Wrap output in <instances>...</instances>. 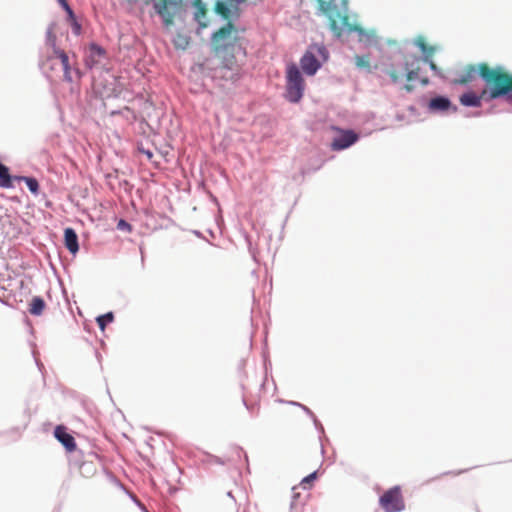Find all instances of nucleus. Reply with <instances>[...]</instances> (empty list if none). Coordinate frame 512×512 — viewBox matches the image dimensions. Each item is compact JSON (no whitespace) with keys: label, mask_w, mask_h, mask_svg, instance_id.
<instances>
[{"label":"nucleus","mask_w":512,"mask_h":512,"mask_svg":"<svg viewBox=\"0 0 512 512\" xmlns=\"http://www.w3.org/2000/svg\"><path fill=\"white\" fill-rule=\"evenodd\" d=\"M19 180H23L25 181V183L27 184V187L29 188V190L34 193V194H37L38 193V190H39V184H38V181L35 179V178H30V177H19L18 178Z\"/></svg>","instance_id":"nucleus-24"},{"label":"nucleus","mask_w":512,"mask_h":512,"mask_svg":"<svg viewBox=\"0 0 512 512\" xmlns=\"http://www.w3.org/2000/svg\"><path fill=\"white\" fill-rule=\"evenodd\" d=\"M55 438L66 448L68 452L76 450V442L74 437L67 432L66 427L59 425L54 430Z\"/></svg>","instance_id":"nucleus-12"},{"label":"nucleus","mask_w":512,"mask_h":512,"mask_svg":"<svg viewBox=\"0 0 512 512\" xmlns=\"http://www.w3.org/2000/svg\"><path fill=\"white\" fill-rule=\"evenodd\" d=\"M488 90L483 89L480 94H476L473 91L462 94L459 98L460 103L466 107H480L482 100L488 99Z\"/></svg>","instance_id":"nucleus-11"},{"label":"nucleus","mask_w":512,"mask_h":512,"mask_svg":"<svg viewBox=\"0 0 512 512\" xmlns=\"http://www.w3.org/2000/svg\"><path fill=\"white\" fill-rule=\"evenodd\" d=\"M58 2L64 8V10L66 11L69 22L77 20L73 10L71 9V7L69 6V4H68V2L66 0H58Z\"/></svg>","instance_id":"nucleus-26"},{"label":"nucleus","mask_w":512,"mask_h":512,"mask_svg":"<svg viewBox=\"0 0 512 512\" xmlns=\"http://www.w3.org/2000/svg\"><path fill=\"white\" fill-rule=\"evenodd\" d=\"M390 60V64L385 68V73L390 77L392 83H399L404 78L408 82L419 79L420 57L416 54L398 53Z\"/></svg>","instance_id":"nucleus-4"},{"label":"nucleus","mask_w":512,"mask_h":512,"mask_svg":"<svg viewBox=\"0 0 512 512\" xmlns=\"http://www.w3.org/2000/svg\"><path fill=\"white\" fill-rule=\"evenodd\" d=\"M451 101L444 96L432 98L428 103V109L431 112H445L451 108Z\"/></svg>","instance_id":"nucleus-15"},{"label":"nucleus","mask_w":512,"mask_h":512,"mask_svg":"<svg viewBox=\"0 0 512 512\" xmlns=\"http://www.w3.org/2000/svg\"><path fill=\"white\" fill-rule=\"evenodd\" d=\"M336 130L339 132V136L335 137L331 143V149L334 151L346 149L358 140V135L352 130Z\"/></svg>","instance_id":"nucleus-9"},{"label":"nucleus","mask_w":512,"mask_h":512,"mask_svg":"<svg viewBox=\"0 0 512 512\" xmlns=\"http://www.w3.org/2000/svg\"><path fill=\"white\" fill-rule=\"evenodd\" d=\"M317 477V473L316 472H313L311 474H309L308 476H306L305 478L302 479V481L300 482V486L303 488V489H309L314 480L316 479Z\"/></svg>","instance_id":"nucleus-25"},{"label":"nucleus","mask_w":512,"mask_h":512,"mask_svg":"<svg viewBox=\"0 0 512 512\" xmlns=\"http://www.w3.org/2000/svg\"><path fill=\"white\" fill-rule=\"evenodd\" d=\"M404 89H405L407 92H412V91H413V89H414V86H413V85H411V84H406V85L404 86Z\"/></svg>","instance_id":"nucleus-30"},{"label":"nucleus","mask_w":512,"mask_h":512,"mask_svg":"<svg viewBox=\"0 0 512 512\" xmlns=\"http://www.w3.org/2000/svg\"><path fill=\"white\" fill-rule=\"evenodd\" d=\"M139 151L147 156L148 160H152L153 153L150 150H145L144 148H139Z\"/></svg>","instance_id":"nucleus-28"},{"label":"nucleus","mask_w":512,"mask_h":512,"mask_svg":"<svg viewBox=\"0 0 512 512\" xmlns=\"http://www.w3.org/2000/svg\"><path fill=\"white\" fill-rule=\"evenodd\" d=\"M244 404H245V406H246V408H247L248 410L253 411V410H254V408H255V405H254V404L249 405L245 400H244Z\"/></svg>","instance_id":"nucleus-31"},{"label":"nucleus","mask_w":512,"mask_h":512,"mask_svg":"<svg viewBox=\"0 0 512 512\" xmlns=\"http://www.w3.org/2000/svg\"><path fill=\"white\" fill-rule=\"evenodd\" d=\"M118 227H127L130 229V225L126 223L124 220H120V222L118 223Z\"/></svg>","instance_id":"nucleus-29"},{"label":"nucleus","mask_w":512,"mask_h":512,"mask_svg":"<svg viewBox=\"0 0 512 512\" xmlns=\"http://www.w3.org/2000/svg\"><path fill=\"white\" fill-rule=\"evenodd\" d=\"M71 27H72V31L75 35H80L81 34V25L78 23L77 20H74V21H71L69 22Z\"/></svg>","instance_id":"nucleus-27"},{"label":"nucleus","mask_w":512,"mask_h":512,"mask_svg":"<svg viewBox=\"0 0 512 512\" xmlns=\"http://www.w3.org/2000/svg\"><path fill=\"white\" fill-rule=\"evenodd\" d=\"M304 90L305 81L299 68L294 63L288 64L286 68V99L292 103H297L303 97Z\"/></svg>","instance_id":"nucleus-5"},{"label":"nucleus","mask_w":512,"mask_h":512,"mask_svg":"<svg viewBox=\"0 0 512 512\" xmlns=\"http://www.w3.org/2000/svg\"><path fill=\"white\" fill-rule=\"evenodd\" d=\"M478 74L486 83L488 99L507 96V100L512 103V74L501 66L490 67L487 63L478 65Z\"/></svg>","instance_id":"nucleus-2"},{"label":"nucleus","mask_w":512,"mask_h":512,"mask_svg":"<svg viewBox=\"0 0 512 512\" xmlns=\"http://www.w3.org/2000/svg\"><path fill=\"white\" fill-rule=\"evenodd\" d=\"M45 306V302L41 297H33L29 305V312L32 315L39 316L43 313Z\"/></svg>","instance_id":"nucleus-17"},{"label":"nucleus","mask_w":512,"mask_h":512,"mask_svg":"<svg viewBox=\"0 0 512 512\" xmlns=\"http://www.w3.org/2000/svg\"><path fill=\"white\" fill-rule=\"evenodd\" d=\"M0 187L11 188L13 187L12 178L9 169L0 163Z\"/></svg>","instance_id":"nucleus-18"},{"label":"nucleus","mask_w":512,"mask_h":512,"mask_svg":"<svg viewBox=\"0 0 512 512\" xmlns=\"http://www.w3.org/2000/svg\"><path fill=\"white\" fill-rule=\"evenodd\" d=\"M420 48L426 54L425 61H427L429 63V66H430L431 70L437 71L438 70L437 65L434 63V61L428 59L429 56H431L433 54V52H434L433 47H428L424 42H421L420 43Z\"/></svg>","instance_id":"nucleus-21"},{"label":"nucleus","mask_w":512,"mask_h":512,"mask_svg":"<svg viewBox=\"0 0 512 512\" xmlns=\"http://www.w3.org/2000/svg\"><path fill=\"white\" fill-rule=\"evenodd\" d=\"M301 68L307 75H314L320 68V63L313 53L307 51L300 60Z\"/></svg>","instance_id":"nucleus-13"},{"label":"nucleus","mask_w":512,"mask_h":512,"mask_svg":"<svg viewBox=\"0 0 512 512\" xmlns=\"http://www.w3.org/2000/svg\"><path fill=\"white\" fill-rule=\"evenodd\" d=\"M354 59H355V64L359 69H365L367 72H372V67L370 64L369 56L356 55Z\"/></svg>","instance_id":"nucleus-20"},{"label":"nucleus","mask_w":512,"mask_h":512,"mask_svg":"<svg viewBox=\"0 0 512 512\" xmlns=\"http://www.w3.org/2000/svg\"><path fill=\"white\" fill-rule=\"evenodd\" d=\"M215 11L219 15H221L224 19H229L230 18L231 11H230L229 7L225 3H223V2L218 1L216 3Z\"/></svg>","instance_id":"nucleus-23"},{"label":"nucleus","mask_w":512,"mask_h":512,"mask_svg":"<svg viewBox=\"0 0 512 512\" xmlns=\"http://www.w3.org/2000/svg\"><path fill=\"white\" fill-rule=\"evenodd\" d=\"M105 57L106 51L102 47L96 44H91L85 56L86 66L89 68H93L101 64Z\"/></svg>","instance_id":"nucleus-10"},{"label":"nucleus","mask_w":512,"mask_h":512,"mask_svg":"<svg viewBox=\"0 0 512 512\" xmlns=\"http://www.w3.org/2000/svg\"><path fill=\"white\" fill-rule=\"evenodd\" d=\"M114 320V315L112 312L106 313L104 315H100L97 317L96 321L99 328L104 331L107 324L111 323Z\"/></svg>","instance_id":"nucleus-22"},{"label":"nucleus","mask_w":512,"mask_h":512,"mask_svg":"<svg viewBox=\"0 0 512 512\" xmlns=\"http://www.w3.org/2000/svg\"><path fill=\"white\" fill-rule=\"evenodd\" d=\"M428 82H429V80H428L427 78H423V79H421V83H422L423 85H427V84H428Z\"/></svg>","instance_id":"nucleus-32"},{"label":"nucleus","mask_w":512,"mask_h":512,"mask_svg":"<svg viewBox=\"0 0 512 512\" xmlns=\"http://www.w3.org/2000/svg\"><path fill=\"white\" fill-rule=\"evenodd\" d=\"M64 243L65 247L71 252L72 254H75L79 250L78 245V236L74 229L72 228H66L64 231Z\"/></svg>","instance_id":"nucleus-16"},{"label":"nucleus","mask_w":512,"mask_h":512,"mask_svg":"<svg viewBox=\"0 0 512 512\" xmlns=\"http://www.w3.org/2000/svg\"><path fill=\"white\" fill-rule=\"evenodd\" d=\"M193 5L196 7L195 20L200 23L201 26L206 27L205 23L201 22V19L206 16L207 9L202 0H193Z\"/></svg>","instance_id":"nucleus-19"},{"label":"nucleus","mask_w":512,"mask_h":512,"mask_svg":"<svg viewBox=\"0 0 512 512\" xmlns=\"http://www.w3.org/2000/svg\"><path fill=\"white\" fill-rule=\"evenodd\" d=\"M318 9L329 20V27L336 37L342 35L343 28L349 31L358 30L349 23L348 0H316Z\"/></svg>","instance_id":"nucleus-3"},{"label":"nucleus","mask_w":512,"mask_h":512,"mask_svg":"<svg viewBox=\"0 0 512 512\" xmlns=\"http://www.w3.org/2000/svg\"><path fill=\"white\" fill-rule=\"evenodd\" d=\"M462 471L453 473L454 475H459Z\"/></svg>","instance_id":"nucleus-34"},{"label":"nucleus","mask_w":512,"mask_h":512,"mask_svg":"<svg viewBox=\"0 0 512 512\" xmlns=\"http://www.w3.org/2000/svg\"><path fill=\"white\" fill-rule=\"evenodd\" d=\"M75 73H76V75H77V78H80V72H79V70H78V69H75Z\"/></svg>","instance_id":"nucleus-33"},{"label":"nucleus","mask_w":512,"mask_h":512,"mask_svg":"<svg viewBox=\"0 0 512 512\" xmlns=\"http://www.w3.org/2000/svg\"><path fill=\"white\" fill-rule=\"evenodd\" d=\"M48 40L51 42V45L53 47V54L50 55L47 60L43 63L44 66L51 63L50 68L53 69V62L55 60H59L63 73H64V80L67 82L73 81V75H72V69L69 62V57L67 53L64 50H61L55 46V36L52 34V32L49 30L48 33Z\"/></svg>","instance_id":"nucleus-7"},{"label":"nucleus","mask_w":512,"mask_h":512,"mask_svg":"<svg viewBox=\"0 0 512 512\" xmlns=\"http://www.w3.org/2000/svg\"><path fill=\"white\" fill-rule=\"evenodd\" d=\"M477 73H478V66H475L472 64L467 65L463 69L461 74H459V76L453 80V83L458 84V85L468 84L475 79Z\"/></svg>","instance_id":"nucleus-14"},{"label":"nucleus","mask_w":512,"mask_h":512,"mask_svg":"<svg viewBox=\"0 0 512 512\" xmlns=\"http://www.w3.org/2000/svg\"><path fill=\"white\" fill-rule=\"evenodd\" d=\"M153 8L161 17L164 26L170 27L183 11V0H156L153 2Z\"/></svg>","instance_id":"nucleus-6"},{"label":"nucleus","mask_w":512,"mask_h":512,"mask_svg":"<svg viewBox=\"0 0 512 512\" xmlns=\"http://www.w3.org/2000/svg\"><path fill=\"white\" fill-rule=\"evenodd\" d=\"M380 506L385 512H400L404 509V499L398 486L388 489L379 499Z\"/></svg>","instance_id":"nucleus-8"},{"label":"nucleus","mask_w":512,"mask_h":512,"mask_svg":"<svg viewBox=\"0 0 512 512\" xmlns=\"http://www.w3.org/2000/svg\"><path fill=\"white\" fill-rule=\"evenodd\" d=\"M243 40L239 30L231 22L213 34V49L215 55L221 60L223 68L232 71L239 70L238 61L246 56Z\"/></svg>","instance_id":"nucleus-1"}]
</instances>
